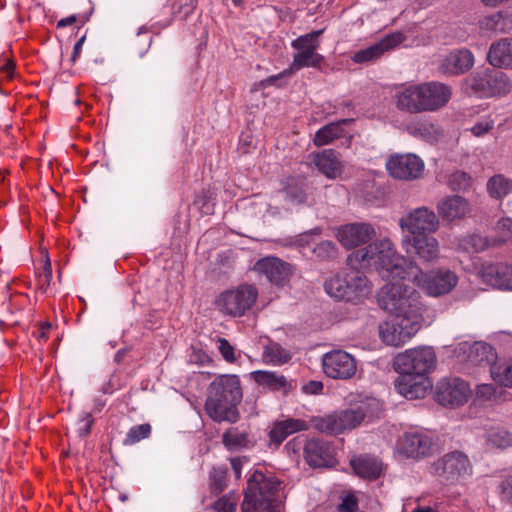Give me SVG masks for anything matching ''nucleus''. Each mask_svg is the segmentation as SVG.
Here are the masks:
<instances>
[{
    "instance_id": "f257e3e1",
    "label": "nucleus",
    "mask_w": 512,
    "mask_h": 512,
    "mask_svg": "<svg viewBox=\"0 0 512 512\" xmlns=\"http://www.w3.org/2000/svg\"><path fill=\"white\" fill-rule=\"evenodd\" d=\"M436 365V355L431 347L406 350L396 356L394 369L399 373L395 387L407 399L424 398L432 387L427 377Z\"/></svg>"
},
{
    "instance_id": "f03ea898",
    "label": "nucleus",
    "mask_w": 512,
    "mask_h": 512,
    "mask_svg": "<svg viewBox=\"0 0 512 512\" xmlns=\"http://www.w3.org/2000/svg\"><path fill=\"white\" fill-rule=\"evenodd\" d=\"M241 382L236 375H219L208 387L205 410L215 422L236 423L240 414L238 405L242 400Z\"/></svg>"
},
{
    "instance_id": "7ed1b4c3",
    "label": "nucleus",
    "mask_w": 512,
    "mask_h": 512,
    "mask_svg": "<svg viewBox=\"0 0 512 512\" xmlns=\"http://www.w3.org/2000/svg\"><path fill=\"white\" fill-rule=\"evenodd\" d=\"M349 260L359 263L361 267L374 266L376 269L385 270L392 279L401 280H407L410 267L414 266L413 262L397 255L392 242L388 239L354 251Z\"/></svg>"
},
{
    "instance_id": "20e7f679",
    "label": "nucleus",
    "mask_w": 512,
    "mask_h": 512,
    "mask_svg": "<svg viewBox=\"0 0 512 512\" xmlns=\"http://www.w3.org/2000/svg\"><path fill=\"white\" fill-rule=\"evenodd\" d=\"M399 278L384 285L378 293L379 306L394 316L422 321L423 304L419 292Z\"/></svg>"
},
{
    "instance_id": "39448f33",
    "label": "nucleus",
    "mask_w": 512,
    "mask_h": 512,
    "mask_svg": "<svg viewBox=\"0 0 512 512\" xmlns=\"http://www.w3.org/2000/svg\"><path fill=\"white\" fill-rule=\"evenodd\" d=\"M381 405L374 398L366 399L348 409L312 419L313 427L325 434L338 435L358 427L364 421L378 417Z\"/></svg>"
},
{
    "instance_id": "423d86ee",
    "label": "nucleus",
    "mask_w": 512,
    "mask_h": 512,
    "mask_svg": "<svg viewBox=\"0 0 512 512\" xmlns=\"http://www.w3.org/2000/svg\"><path fill=\"white\" fill-rule=\"evenodd\" d=\"M280 486L275 476L255 470L247 479L242 512H277Z\"/></svg>"
},
{
    "instance_id": "0eeeda50",
    "label": "nucleus",
    "mask_w": 512,
    "mask_h": 512,
    "mask_svg": "<svg viewBox=\"0 0 512 512\" xmlns=\"http://www.w3.org/2000/svg\"><path fill=\"white\" fill-rule=\"evenodd\" d=\"M322 33L323 30L312 31L293 40L291 46L297 50V53L293 55L291 66L277 75H272L262 80L260 85L262 87L277 85L280 79L289 77L302 68H320L324 62V57L317 53V49L320 46L318 37Z\"/></svg>"
},
{
    "instance_id": "6e6552de",
    "label": "nucleus",
    "mask_w": 512,
    "mask_h": 512,
    "mask_svg": "<svg viewBox=\"0 0 512 512\" xmlns=\"http://www.w3.org/2000/svg\"><path fill=\"white\" fill-rule=\"evenodd\" d=\"M323 286L330 297L353 303L363 301L371 292L366 275L359 269L337 273L326 279Z\"/></svg>"
},
{
    "instance_id": "1a4fd4ad",
    "label": "nucleus",
    "mask_w": 512,
    "mask_h": 512,
    "mask_svg": "<svg viewBox=\"0 0 512 512\" xmlns=\"http://www.w3.org/2000/svg\"><path fill=\"white\" fill-rule=\"evenodd\" d=\"M258 290L254 285L242 284L222 292L216 299L217 309L230 317H242L255 304Z\"/></svg>"
},
{
    "instance_id": "9d476101",
    "label": "nucleus",
    "mask_w": 512,
    "mask_h": 512,
    "mask_svg": "<svg viewBox=\"0 0 512 512\" xmlns=\"http://www.w3.org/2000/svg\"><path fill=\"white\" fill-rule=\"evenodd\" d=\"M407 280L415 283L426 294L433 297L448 294L457 285L458 277L450 270H436L424 273L414 264L410 267Z\"/></svg>"
},
{
    "instance_id": "9b49d317",
    "label": "nucleus",
    "mask_w": 512,
    "mask_h": 512,
    "mask_svg": "<svg viewBox=\"0 0 512 512\" xmlns=\"http://www.w3.org/2000/svg\"><path fill=\"white\" fill-rule=\"evenodd\" d=\"M467 83L479 97L505 95L511 89V84L505 73L492 69L474 73L469 77Z\"/></svg>"
},
{
    "instance_id": "f8f14e48",
    "label": "nucleus",
    "mask_w": 512,
    "mask_h": 512,
    "mask_svg": "<svg viewBox=\"0 0 512 512\" xmlns=\"http://www.w3.org/2000/svg\"><path fill=\"white\" fill-rule=\"evenodd\" d=\"M432 473L439 478L454 483L470 476L472 465L466 454L461 451L446 453L432 464Z\"/></svg>"
},
{
    "instance_id": "ddd939ff",
    "label": "nucleus",
    "mask_w": 512,
    "mask_h": 512,
    "mask_svg": "<svg viewBox=\"0 0 512 512\" xmlns=\"http://www.w3.org/2000/svg\"><path fill=\"white\" fill-rule=\"evenodd\" d=\"M421 322L395 316L393 320L379 325L380 338L387 345L402 346L419 331Z\"/></svg>"
},
{
    "instance_id": "4468645a",
    "label": "nucleus",
    "mask_w": 512,
    "mask_h": 512,
    "mask_svg": "<svg viewBox=\"0 0 512 512\" xmlns=\"http://www.w3.org/2000/svg\"><path fill=\"white\" fill-rule=\"evenodd\" d=\"M323 371L329 378L348 380L357 372L355 358L344 350L327 352L322 360Z\"/></svg>"
},
{
    "instance_id": "2eb2a0df",
    "label": "nucleus",
    "mask_w": 512,
    "mask_h": 512,
    "mask_svg": "<svg viewBox=\"0 0 512 512\" xmlns=\"http://www.w3.org/2000/svg\"><path fill=\"white\" fill-rule=\"evenodd\" d=\"M400 226L413 236L430 235L439 228V219L435 212L427 207H418L400 219Z\"/></svg>"
},
{
    "instance_id": "dca6fc26",
    "label": "nucleus",
    "mask_w": 512,
    "mask_h": 512,
    "mask_svg": "<svg viewBox=\"0 0 512 512\" xmlns=\"http://www.w3.org/2000/svg\"><path fill=\"white\" fill-rule=\"evenodd\" d=\"M386 168L393 178L413 180L422 174L424 162L415 154H396L389 157Z\"/></svg>"
},
{
    "instance_id": "f3484780",
    "label": "nucleus",
    "mask_w": 512,
    "mask_h": 512,
    "mask_svg": "<svg viewBox=\"0 0 512 512\" xmlns=\"http://www.w3.org/2000/svg\"><path fill=\"white\" fill-rule=\"evenodd\" d=\"M303 454L307 464L314 468L331 467L336 463L334 446L322 439L306 440Z\"/></svg>"
},
{
    "instance_id": "a211bd4d",
    "label": "nucleus",
    "mask_w": 512,
    "mask_h": 512,
    "mask_svg": "<svg viewBox=\"0 0 512 512\" xmlns=\"http://www.w3.org/2000/svg\"><path fill=\"white\" fill-rule=\"evenodd\" d=\"M469 394L468 383L460 378L442 380L436 387L437 400L442 405H463L467 402Z\"/></svg>"
},
{
    "instance_id": "6ab92c4d",
    "label": "nucleus",
    "mask_w": 512,
    "mask_h": 512,
    "mask_svg": "<svg viewBox=\"0 0 512 512\" xmlns=\"http://www.w3.org/2000/svg\"><path fill=\"white\" fill-rule=\"evenodd\" d=\"M434 443L430 436L422 432H407L398 440L399 453L407 458H423L433 452Z\"/></svg>"
},
{
    "instance_id": "aec40b11",
    "label": "nucleus",
    "mask_w": 512,
    "mask_h": 512,
    "mask_svg": "<svg viewBox=\"0 0 512 512\" xmlns=\"http://www.w3.org/2000/svg\"><path fill=\"white\" fill-rule=\"evenodd\" d=\"M254 270L265 275L270 283L277 286H284L292 275L291 264L274 256L259 259L254 265Z\"/></svg>"
},
{
    "instance_id": "412c9836",
    "label": "nucleus",
    "mask_w": 512,
    "mask_h": 512,
    "mask_svg": "<svg viewBox=\"0 0 512 512\" xmlns=\"http://www.w3.org/2000/svg\"><path fill=\"white\" fill-rule=\"evenodd\" d=\"M374 236V227L371 224L363 222L345 224L337 231L338 241L349 249L367 243Z\"/></svg>"
},
{
    "instance_id": "4be33fe9",
    "label": "nucleus",
    "mask_w": 512,
    "mask_h": 512,
    "mask_svg": "<svg viewBox=\"0 0 512 512\" xmlns=\"http://www.w3.org/2000/svg\"><path fill=\"white\" fill-rule=\"evenodd\" d=\"M406 39L402 32H395L382 38L379 42L356 51L351 59L358 64H365L378 59L384 52L391 50Z\"/></svg>"
},
{
    "instance_id": "5701e85b",
    "label": "nucleus",
    "mask_w": 512,
    "mask_h": 512,
    "mask_svg": "<svg viewBox=\"0 0 512 512\" xmlns=\"http://www.w3.org/2000/svg\"><path fill=\"white\" fill-rule=\"evenodd\" d=\"M449 86L440 82L421 84V99L423 112H434L444 107L451 98Z\"/></svg>"
},
{
    "instance_id": "b1692460",
    "label": "nucleus",
    "mask_w": 512,
    "mask_h": 512,
    "mask_svg": "<svg viewBox=\"0 0 512 512\" xmlns=\"http://www.w3.org/2000/svg\"><path fill=\"white\" fill-rule=\"evenodd\" d=\"M487 284L504 290H512V265L505 263H485L480 270Z\"/></svg>"
},
{
    "instance_id": "393cba45",
    "label": "nucleus",
    "mask_w": 512,
    "mask_h": 512,
    "mask_svg": "<svg viewBox=\"0 0 512 512\" xmlns=\"http://www.w3.org/2000/svg\"><path fill=\"white\" fill-rule=\"evenodd\" d=\"M460 350L467 354L468 362L475 366L491 368L497 359L494 348L485 342H474L473 344L464 342L460 344Z\"/></svg>"
},
{
    "instance_id": "a878e982",
    "label": "nucleus",
    "mask_w": 512,
    "mask_h": 512,
    "mask_svg": "<svg viewBox=\"0 0 512 512\" xmlns=\"http://www.w3.org/2000/svg\"><path fill=\"white\" fill-rule=\"evenodd\" d=\"M252 377L258 385L283 394H288L296 387L293 379H288L275 371L257 370L252 373Z\"/></svg>"
},
{
    "instance_id": "bb28decb",
    "label": "nucleus",
    "mask_w": 512,
    "mask_h": 512,
    "mask_svg": "<svg viewBox=\"0 0 512 512\" xmlns=\"http://www.w3.org/2000/svg\"><path fill=\"white\" fill-rule=\"evenodd\" d=\"M474 64V56L468 49L451 51L442 60L441 69L444 73L458 75L467 72Z\"/></svg>"
},
{
    "instance_id": "cd10ccee",
    "label": "nucleus",
    "mask_w": 512,
    "mask_h": 512,
    "mask_svg": "<svg viewBox=\"0 0 512 512\" xmlns=\"http://www.w3.org/2000/svg\"><path fill=\"white\" fill-rule=\"evenodd\" d=\"M437 211L443 221L452 222L465 217L469 211V204L461 196H447L438 202Z\"/></svg>"
},
{
    "instance_id": "c85d7f7f",
    "label": "nucleus",
    "mask_w": 512,
    "mask_h": 512,
    "mask_svg": "<svg viewBox=\"0 0 512 512\" xmlns=\"http://www.w3.org/2000/svg\"><path fill=\"white\" fill-rule=\"evenodd\" d=\"M396 107L400 111L422 113L421 84L408 86L395 94Z\"/></svg>"
},
{
    "instance_id": "c756f323",
    "label": "nucleus",
    "mask_w": 512,
    "mask_h": 512,
    "mask_svg": "<svg viewBox=\"0 0 512 512\" xmlns=\"http://www.w3.org/2000/svg\"><path fill=\"white\" fill-rule=\"evenodd\" d=\"M487 59L494 67L512 68V38H503L493 43Z\"/></svg>"
},
{
    "instance_id": "7c9ffc66",
    "label": "nucleus",
    "mask_w": 512,
    "mask_h": 512,
    "mask_svg": "<svg viewBox=\"0 0 512 512\" xmlns=\"http://www.w3.org/2000/svg\"><path fill=\"white\" fill-rule=\"evenodd\" d=\"M350 465L359 477L375 480L381 476L382 463L373 456L361 455L354 457L350 461Z\"/></svg>"
},
{
    "instance_id": "2f4dec72",
    "label": "nucleus",
    "mask_w": 512,
    "mask_h": 512,
    "mask_svg": "<svg viewBox=\"0 0 512 512\" xmlns=\"http://www.w3.org/2000/svg\"><path fill=\"white\" fill-rule=\"evenodd\" d=\"M407 132L411 136L431 144L437 143L444 137L443 129L427 120L411 122L407 126Z\"/></svg>"
},
{
    "instance_id": "473e14b6",
    "label": "nucleus",
    "mask_w": 512,
    "mask_h": 512,
    "mask_svg": "<svg viewBox=\"0 0 512 512\" xmlns=\"http://www.w3.org/2000/svg\"><path fill=\"white\" fill-rule=\"evenodd\" d=\"M307 429L308 424L305 420L287 418L276 422L271 429L269 436L272 442L281 444L289 435Z\"/></svg>"
},
{
    "instance_id": "72a5a7b5",
    "label": "nucleus",
    "mask_w": 512,
    "mask_h": 512,
    "mask_svg": "<svg viewBox=\"0 0 512 512\" xmlns=\"http://www.w3.org/2000/svg\"><path fill=\"white\" fill-rule=\"evenodd\" d=\"M315 166L328 178L334 179L341 173V163L332 149H324L314 158Z\"/></svg>"
},
{
    "instance_id": "f704fd0d",
    "label": "nucleus",
    "mask_w": 512,
    "mask_h": 512,
    "mask_svg": "<svg viewBox=\"0 0 512 512\" xmlns=\"http://www.w3.org/2000/svg\"><path fill=\"white\" fill-rule=\"evenodd\" d=\"M411 246L414 252L424 261H432L438 256V242L431 235L413 236Z\"/></svg>"
},
{
    "instance_id": "c9c22d12",
    "label": "nucleus",
    "mask_w": 512,
    "mask_h": 512,
    "mask_svg": "<svg viewBox=\"0 0 512 512\" xmlns=\"http://www.w3.org/2000/svg\"><path fill=\"white\" fill-rule=\"evenodd\" d=\"M351 119H343L338 122H333L325 125L320 128L314 136V144L318 147L327 145L331 143L333 140L338 139L343 136L344 129L342 128L343 124L350 123Z\"/></svg>"
},
{
    "instance_id": "e433bc0d",
    "label": "nucleus",
    "mask_w": 512,
    "mask_h": 512,
    "mask_svg": "<svg viewBox=\"0 0 512 512\" xmlns=\"http://www.w3.org/2000/svg\"><path fill=\"white\" fill-rule=\"evenodd\" d=\"M487 449H507L512 447V434L502 427H492L485 433Z\"/></svg>"
},
{
    "instance_id": "4c0bfd02",
    "label": "nucleus",
    "mask_w": 512,
    "mask_h": 512,
    "mask_svg": "<svg viewBox=\"0 0 512 512\" xmlns=\"http://www.w3.org/2000/svg\"><path fill=\"white\" fill-rule=\"evenodd\" d=\"M292 358V354L289 350L282 347L277 342H270L264 347L262 353V360L266 364L274 366H280L289 362Z\"/></svg>"
},
{
    "instance_id": "58836bf2",
    "label": "nucleus",
    "mask_w": 512,
    "mask_h": 512,
    "mask_svg": "<svg viewBox=\"0 0 512 512\" xmlns=\"http://www.w3.org/2000/svg\"><path fill=\"white\" fill-rule=\"evenodd\" d=\"M222 443L229 451L241 450L249 447V434L238 427H231L223 433Z\"/></svg>"
},
{
    "instance_id": "ea45409f",
    "label": "nucleus",
    "mask_w": 512,
    "mask_h": 512,
    "mask_svg": "<svg viewBox=\"0 0 512 512\" xmlns=\"http://www.w3.org/2000/svg\"><path fill=\"white\" fill-rule=\"evenodd\" d=\"M306 183L302 179L291 178L285 187V199L294 205L302 204L306 201Z\"/></svg>"
},
{
    "instance_id": "a19ab883",
    "label": "nucleus",
    "mask_w": 512,
    "mask_h": 512,
    "mask_svg": "<svg viewBox=\"0 0 512 512\" xmlns=\"http://www.w3.org/2000/svg\"><path fill=\"white\" fill-rule=\"evenodd\" d=\"M490 374L500 385L512 387V361H496L491 365Z\"/></svg>"
},
{
    "instance_id": "79ce46f5",
    "label": "nucleus",
    "mask_w": 512,
    "mask_h": 512,
    "mask_svg": "<svg viewBox=\"0 0 512 512\" xmlns=\"http://www.w3.org/2000/svg\"><path fill=\"white\" fill-rule=\"evenodd\" d=\"M487 190L491 197L502 199L512 192V181L503 175H495L489 179Z\"/></svg>"
},
{
    "instance_id": "37998d69",
    "label": "nucleus",
    "mask_w": 512,
    "mask_h": 512,
    "mask_svg": "<svg viewBox=\"0 0 512 512\" xmlns=\"http://www.w3.org/2000/svg\"><path fill=\"white\" fill-rule=\"evenodd\" d=\"M508 22V18L502 12H496L482 18L479 22V26L482 30L503 32Z\"/></svg>"
},
{
    "instance_id": "c03bdc74",
    "label": "nucleus",
    "mask_w": 512,
    "mask_h": 512,
    "mask_svg": "<svg viewBox=\"0 0 512 512\" xmlns=\"http://www.w3.org/2000/svg\"><path fill=\"white\" fill-rule=\"evenodd\" d=\"M494 237H485L480 234H472L462 240V246L467 251L482 252L493 244Z\"/></svg>"
},
{
    "instance_id": "a18cd8bd",
    "label": "nucleus",
    "mask_w": 512,
    "mask_h": 512,
    "mask_svg": "<svg viewBox=\"0 0 512 512\" xmlns=\"http://www.w3.org/2000/svg\"><path fill=\"white\" fill-rule=\"evenodd\" d=\"M209 479L211 492L215 495L222 493L227 486V469L224 467H214Z\"/></svg>"
},
{
    "instance_id": "49530a36",
    "label": "nucleus",
    "mask_w": 512,
    "mask_h": 512,
    "mask_svg": "<svg viewBox=\"0 0 512 512\" xmlns=\"http://www.w3.org/2000/svg\"><path fill=\"white\" fill-rule=\"evenodd\" d=\"M312 252L317 259L328 261L337 257L338 249L334 242L325 240L316 244Z\"/></svg>"
},
{
    "instance_id": "de8ad7c7",
    "label": "nucleus",
    "mask_w": 512,
    "mask_h": 512,
    "mask_svg": "<svg viewBox=\"0 0 512 512\" xmlns=\"http://www.w3.org/2000/svg\"><path fill=\"white\" fill-rule=\"evenodd\" d=\"M151 433V425L148 423L135 425L129 429L123 440L124 445H134L139 441L149 437Z\"/></svg>"
},
{
    "instance_id": "09e8293b",
    "label": "nucleus",
    "mask_w": 512,
    "mask_h": 512,
    "mask_svg": "<svg viewBox=\"0 0 512 512\" xmlns=\"http://www.w3.org/2000/svg\"><path fill=\"white\" fill-rule=\"evenodd\" d=\"M496 231L499 237H494V245H502L506 242H512V219L502 218L496 224Z\"/></svg>"
},
{
    "instance_id": "8fccbe9b",
    "label": "nucleus",
    "mask_w": 512,
    "mask_h": 512,
    "mask_svg": "<svg viewBox=\"0 0 512 512\" xmlns=\"http://www.w3.org/2000/svg\"><path fill=\"white\" fill-rule=\"evenodd\" d=\"M237 505V493L230 492L219 498L213 505L217 512H235Z\"/></svg>"
},
{
    "instance_id": "3c124183",
    "label": "nucleus",
    "mask_w": 512,
    "mask_h": 512,
    "mask_svg": "<svg viewBox=\"0 0 512 512\" xmlns=\"http://www.w3.org/2000/svg\"><path fill=\"white\" fill-rule=\"evenodd\" d=\"M471 185V177L463 172L456 171L449 177V186L453 190L464 191Z\"/></svg>"
},
{
    "instance_id": "603ef678",
    "label": "nucleus",
    "mask_w": 512,
    "mask_h": 512,
    "mask_svg": "<svg viewBox=\"0 0 512 512\" xmlns=\"http://www.w3.org/2000/svg\"><path fill=\"white\" fill-rule=\"evenodd\" d=\"M335 512H363L359 509L358 499L354 494H347L337 505Z\"/></svg>"
},
{
    "instance_id": "864d4df0",
    "label": "nucleus",
    "mask_w": 512,
    "mask_h": 512,
    "mask_svg": "<svg viewBox=\"0 0 512 512\" xmlns=\"http://www.w3.org/2000/svg\"><path fill=\"white\" fill-rule=\"evenodd\" d=\"M218 350L223 359L228 363H234L237 361L235 348L225 338H218Z\"/></svg>"
},
{
    "instance_id": "5fc2aeb1",
    "label": "nucleus",
    "mask_w": 512,
    "mask_h": 512,
    "mask_svg": "<svg viewBox=\"0 0 512 512\" xmlns=\"http://www.w3.org/2000/svg\"><path fill=\"white\" fill-rule=\"evenodd\" d=\"M94 424V418L90 412H83L78 420L77 434L80 438H84L91 433Z\"/></svg>"
},
{
    "instance_id": "6e6d98bb",
    "label": "nucleus",
    "mask_w": 512,
    "mask_h": 512,
    "mask_svg": "<svg viewBox=\"0 0 512 512\" xmlns=\"http://www.w3.org/2000/svg\"><path fill=\"white\" fill-rule=\"evenodd\" d=\"M52 280V267L49 260L43 266L42 271L38 274V289L42 293H46Z\"/></svg>"
},
{
    "instance_id": "4d7b16f0",
    "label": "nucleus",
    "mask_w": 512,
    "mask_h": 512,
    "mask_svg": "<svg viewBox=\"0 0 512 512\" xmlns=\"http://www.w3.org/2000/svg\"><path fill=\"white\" fill-rule=\"evenodd\" d=\"M493 127L494 121L489 118H485L475 123L470 130L476 137H481L489 133Z\"/></svg>"
},
{
    "instance_id": "13d9d810",
    "label": "nucleus",
    "mask_w": 512,
    "mask_h": 512,
    "mask_svg": "<svg viewBox=\"0 0 512 512\" xmlns=\"http://www.w3.org/2000/svg\"><path fill=\"white\" fill-rule=\"evenodd\" d=\"M323 383L317 380H311L302 386V391L309 395H318L323 391Z\"/></svg>"
},
{
    "instance_id": "bf43d9fd",
    "label": "nucleus",
    "mask_w": 512,
    "mask_h": 512,
    "mask_svg": "<svg viewBox=\"0 0 512 512\" xmlns=\"http://www.w3.org/2000/svg\"><path fill=\"white\" fill-rule=\"evenodd\" d=\"M501 494L504 499L512 501V476L507 477L502 481L501 485Z\"/></svg>"
},
{
    "instance_id": "052dcab7",
    "label": "nucleus",
    "mask_w": 512,
    "mask_h": 512,
    "mask_svg": "<svg viewBox=\"0 0 512 512\" xmlns=\"http://www.w3.org/2000/svg\"><path fill=\"white\" fill-rule=\"evenodd\" d=\"M172 23V20H168L166 21L165 23H156L154 25H152L150 28L146 27V26H141L139 29H138V32H137V35H141L142 33H147V32H156L157 30H160V29H164L168 26H170Z\"/></svg>"
},
{
    "instance_id": "680f3d73",
    "label": "nucleus",
    "mask_w": 512,
    "mask_h": 512,
    "mask_svg": "<svg viewBox=\"0 0 512 512\" xmlns=\"http://www.w3.org/2000/svg\"><path fill=\"white\" fill-rule=\"evenodd\" d=\"M198 0H181L180 8L184 9L183 17L189 16L197 7Z\"/></svg>"
},
{
    "instance_id": "e2e57ef3",
    "label": "nucleus",
    "mask_w": 512,
    "mask_h": 512,
    "mask_svg": "<svg viewBox=\"0 0 512 512\" xmlns=\"http://www.w3.org/2000/svg\"><path fill=\"white\" fill-rule=\"evenodd\" d=\"M85 40H86V36L83 35L75 43L74 48H73V52H72V55H71V59H70L72 63H74L77 60V58L80 56L81 51H82V47L84 45Z\"/></svg>"
},
{
    "instance_id": "0e129e2a",
    "label": "nucleus",
    "mask_w": 512,
    "mask_h": 512,
    "mask_svg": "<svg viewBox=\"0 0 512 512\" xmlns=\"http://www.w3.org/2000/svg\"><path fill=\"white\" fill-rule=\"evenodd\" d=\"M231 467L233 471L235 472V475L237 478H240L241 476V469H242V460L239 457L231 458L230 460Z\"/></svg>"
},
{
    "instance_id": "69168bd1",
    "label": "nucleus",
    "mask_w": 512,
    "mask_h": 512,
    "mask_svg": "<svg viewBox=\"0 0 512 512\" xmlns=\"http://www.w3.org/2000/svg\"><path fill=\"white\" fill-rule=\"evenodd\" d=\"M115 390V386H114V381H113V378L111 377L107 382H105L100 391L103 393V394H112Z\"/></svg>"
},
{
    "instance_id": "338daca9",
    "label": "nucleus",
    "mask_w": 512,
    "mask_h": 512,
    "mask_svg": "<svg viewBox=\"0 0 512 512\" xmlns=\"http://www.w3.org/2000/svg\"><path fill=\"white\" fill-rule=\"evenodd\" d=\"M480 1L485 7L496 8V7H499V6L509 2L510 0H480Z\"/></svg>"
},
{
    "instance_id": "774afa93",
    "label": "nucleus",
    "mask_w": 512,
    "mask_h": 512,
    "mask_svg": "<svg viewBox=\"0 0 512 512\" xmlns=\"http://www.w3.org/2000/svg\"><path fill=\"white\" fill-rule=\"evenodd\" d=\"M76 22V16L75 15H70L66 18H62L58 21L57 23V26L60 28V27H67L69 25H72L73 23Z\"/></svg>"
}]
</instances>
